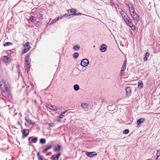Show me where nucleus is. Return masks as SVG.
I'll return each mask as SVG.
<instances>
[{"label":"nucleus","instance_id":"de8ad7c7","mask_svg":"<svg viewBox=\"0 0 160 160\" xmlns=\"http://www.w3.org/2000/svg\"><path fill=\"white\" fill-rule=\"evenodd\" d=\"M37 155H38V157H39V152H38V153Z\"/></svg>","mask_w":160,"mask_h":160},{"label":"nucleus","instance_id":"72a5a7b5","mask_svg":"<svg viewBox=\"0 0 160 160\" xmlns=\"http://www.w3.org/2000/svg\"><path fill=\"white\" fill-rule=\"evenodd\" d=\"M35 17L33 16H32L31 17H30L29 18V20H30L31 21L33 22L34 21H35Z\"/></svg>","mask_w":160,"mask_h":160},{"label":"nucleus","instance_id":"9b49d317","mask_svg":"<svg viewBox=\"0 0 160 160\" xmlns=\"http://www.w3.org/2000/svg\"><path fill=\"white\" fill-rule=\"evenodd\" d=\"M107 46L106 45L103 44H102L100 48V51L102 52H104L107 50Z\"/></svg>","mask_w":160,"mask_h":160},{"label":"nucleus","instance_id":"f3484780","mask_svg":"<svg viewBox=\"0 0 160 160\" xmlns=\"http://www.w3.org/2000/svg\"><path fill=\"white\" fill-rule=\"evenodd\" d=\"M61 146L59 145H57L56 146L53 150L54 152H59L61 150Z\"/></svg>","mask_w":160,"mask_h":160},{"label":"nucleus","instance_id":"6ab92c4d","mask_svg":"<svg viewBox=\"0 0 160 160\" xmlns=\"http://www.w3.org/2000/svg\"><path fill=\"white\" fill-rule=\"evenodd\" d=\"M138 88L141 89L143 87V83L142 81L139 80L138 82Z\"/></svg>","mask_w":160,"mask_h":160},{"label":"nucleus","instance_id":"7ed1b4c3","mask_svg":"<svg viewBox=\"0 0 160 160\" xmlns=\"http://www.w3.org/2000/svg\"><path fill=\"white\" fill-rule=\"evenodd\" d=\"M30 54H28L25 57V69L26 70H27V72H28L29 69L30 68V62H31V59L30 58Z\"/></svg>","mask_w":160,"mask_h":160},{"label":"nucleus","instance_id":"2f4dec72","mask_svg":"<svg viewBox=\"0 0 160 160\" xmlns=\"http://www.w3.org/2000/svg\"><path fill=\"white\" fill-rule=\"evenodd\" d=\"M29 50V48H24L22 51V53L24 54L26 53Z\"/></svg>","mask_w":160,"mask_h":160},{"label":"nucleus","instance_id":"412c9836","mask_svg":"<svg viewBox=\"0 0 160 160\" xmlns=\"http://www.w3.org/2000/svg\"><path fill=\"white\" fill-rule=\"evenodd\" d=\"M150 54L149 52H147L146 53L144 58H143V60L144 61H146L148 60V58Z\"/></svg>","mask_w":160,"mask_h":160},{"label":"nucleus","instance_id":"37998d69","mask_svg":"<svg viewBox=\"0 0 160 160\" xmlns=\"http://www.w3.org/2000/svg\"><path fill=\"white\" fill-rule=\"evenodd\" d=\"M128 6L129 8V9H130V8H131V7L130 6V4H128Z\"/></svg>","mask_w":160,"mask_h":160},{"label":"nucleus","instance_id":"c9c22d12","mask_svg":"<svg viewBox=\"0 0 160 160\" xmlns=\"http://www.w3.org/2000/svg\"><path fill=\"white\" fill-rule=\"evenodd\" d=\"M85 15V16H88V15H85V14H82V13H75V14H74V16H78L79 15Z\"/></svg>","mask_w":160,"mask_h":160},{"label":"nucleus","instance_id":"4c0bfd02","mask_svg":"<svg viewBox=\"0 0 160 160\" xmlns=\"http://www.w3.org/2000/svg\"><path fill=\"white\" fill-rule=\"evenodd\" d=\"M64 115H62V114H61L60 115L58 116V118H59L60 119H61L62 118L64 117Z\"/></svg>","mask_w":160,"mask_h":160},{"label":"nucleus","instance_id":"ddd939ff","mask_svg":"<svg viewBox=\"0 0 160 160\" xmlns=\"http://www.w3.org/2000/svg\"><path fill=\"white\" fill-rule=\"evenodd\" d=\"M61 154V153H59L58 154L55 156L54 155H52L51 157V158H52V160H58Z\"/></svg>","mask_w":160,"mask_h":160},{"label":"nucleus","instance_id":"09e8293b","mask_svg":"<svg viewBox=\"0 0 160 160\" xmlns=\"http://www.w3.org/2000/svg\"><path fill=\"white\" fill-rule=\"evenodd\" d=\"M61 107H59V108H58V109H61Z\"/></svg>","mask_w":160,"mask_h":160},{"label":"nucleus","instance_id":"aec40b11","mask_svg":"<svg viewBox=\"0 0 160 160\" xmlns=\"http://www.w3.org/2000/svg\"><path fill=\"white\" fill-rule=\"evenodd\" d=\"M130 6L131 7V8H130V9H129L130 13H132L136 12L134 9V8L132 6V5L130 4Z\"/></svg>","mask_w":160,"mask_h":160},{"label":"nucleus","instance_id":"a211bd4d","mask_svg":"<svg viewBox=\"0 0 160 160\" xmlns=\"http://www.w3.org/2000/svg\"><path fill=\"white\" fill-rule=\"evenodd\" d=\"M52 145H49L46 148L43 149L42 151V152H43V153H45L49 149H51L52 148Z\"/></svg>","mask_w":160,"mask_h":160},{"label":"nucleus","instance_id":"8fccbe9b","mask_svg":"<svg viewBox=\"0 0 160 160\" xmlns=\"http://www.w3.org/2000/svg\"><path fill=\"white\" fill-rule=\"evenodd\" d=\"M95 46H94L93 47H95Z\"/></svg>","mask_w":160,"mask_h":160},{"label":"nucleus","instance_id":"f257e3e1","mask_svg":"<svg viewBox=\"0 0 160 160\" xmlns=\"http://www.w3.org/2000/svg\"><path fill=\"white\" fill-rule=\"evenodd\" d=\"M0 87L2 91L3 96L7 97L10 95V86L8 83L3 80L0 81Z\"/></svg>","mask_w":160,"mask_h":160},{"label":"nucleus","instance_id":"dca6fc26","mask_svg":"<svg viewBox=\"0 0 160 160\" xmlns=\"http://www.w3.org/2000/svg\"><path fill=\"white\" fill-rule=\"evenodd\" d=\"M25 120L28 123L31 125H33L35 124V122L34 121L31 120L28 118H25Z\"/></svg>","mask_w":160,"mask_h":160},{"label":"nucleus","instance_id":"f704fd0d","mask_svg":"<svg viewBox=\"0 0 160 160\" xmlns=\"http://www.w3.org/2000/svg\"><path fill=\"white\" fill-rule=\"evenodd\" d=\"M39 160H47L43 156L40 155L39 157Z\"/></svg>","mask_w":160,"mask_h":160},{"label":"nucleus","instance_id":"c03bdc74","mask_svg":"<svg viewBox=\"0 0 160 160\" xmlns=\"http://www.w3.org/2000/svg\"><path fill=\"white\" fill-rule=\"evenodd\" d=\"M67 15V14H65L63 15V17H65V16H66Z\"/></svg>","mask_w":160,"mask_h":160},{"label":"nucleus","instance_id":"20e7f679","mask_svg":"<svg viewBox=\"0 0 160 160\" xmlns=\"http://www.w3.org/2000/svg\"><path fill=\"white\" fill-rule=\"evenodd\" d=\"M132 17L133 18L135 22H138L139 21V17L137 14L136 12L130 14Z\"/></svg>","mask_w":160,"mask_h":160},{"label":"nucleus","instance_id":"4468645a","mask_svg":"<svg viewBox=\"0 0 160 160\" xmlns=\"http://www.w3.org/2000/svg\"><path fill=\"white\" fill-rule=\"evenodd\" d=\"M126 63L127 61L126 60H125L124 61L123 64L122 65V67L121 70V72L124 71L125 70L126 67Z\"/></svg>","mask_w":160,"mask_h":160},{"label":"nucleus","instance_id":"a878e982","mask_svg":"<svg viewBox=\"0 0 160 160\" xmlns=\"http://www.w3.org/2000/svg\"><path fill=\"white\" fill-rule=\"evenodd\" d=\"M73 88L74 90L77 91L79 89V87L78 85L75 84L73 86Z\"/></svg>","mask_w":160,"mask_h":160},{"label":"nucleus","instance_id":"79ce46f5","mask_svg":"<svg viewBox=\"0 0 160 160\" xmlns=\"http://www.w3.org/2000/svg\"><path fill=\"white\" fill-rule=\"evenodd\" d=\"M67 111H65L64 112H61V114H62V115H63L64 114H65V113L67 112Z\"/></svg>","mask_w":160,"mask_h":160},{"label":"nucleus","instance_id":"423d86ee","mask_svg":"<svg viewBox=\"0 0 160 160\" xmlns=\"http://www.w3.org/2000/svg\"><path fill=\"white\" fill-rule=\"evenodd\" d=\"M86 155L88 157L91 158L95 157L97 154L95 152H87L86 153Z\"/></svg>","mask_w":160,"mask_h":160},{"label":"nucleus","instance_id":"f03ea898","mask_svg":"<svg viewBox=\"0 0 160 160\" xmlns=\"http://www.w3.org/2000/svg\"><path fill=\"white\" fill-rule=\"evenodd\" d=\"M120 14L126 23L130 27H131L132 29H135V27L134 25L132 20L128 17L126 13L122 10L120 12Z\"/></svg>","mask_w":160,"mask_h":160},{"label":"nucleus","instance_id":"a18cd8bd","mask_svg":"<svg viewBox=\"0 0 160 160\" xmlns=\"http://www.w3.org/2000/svg\"><path fill=\"white\" fill-rule=\"evenodd\" d=\"M61 119H60L59 118H58V119L57 120V121H58V122H60V120Z\"/></svg>","mask_w":160,"mask_h":160},{"label":"nucleus","instance_id":"1a4fd4ad","mask_svg":"<svg viewBox=\"0 0 160 160\" xmlns=\"http://www.w3.org/2000/svg\"><path fill=\"white\" fill-rule=\"evenodd\" d=\"M126 94L128 97L130 96L131 95L132 92V88L130 87H127L126 88Z\"/></svg>","mask_w":160,"mask_h":160},{"label":"nucleus","instance_id":"4be33fe9","mask_svg":"<svg viewBox=\"0 0 160 160\" xmlns=\"http://www.w3.org/2000/svg\"><path fill=\"white\" fill-rule=\"evenodd\" d=\"M145 119L143 118H140L137 121V123L138 125L140 124L141 123L143 122Z\"/></svg>","mask_w":160,"mask_h":160},{"label":"nucleus","instance_id":"49530a36","mask_svg":"<svg viewBox=\"0 0 160 160\" xmlns=\"http://www.w3.org/2000/svg\"><path fill=\"white\" fill-rule=\"evenodd\" d=\"M31 86H32V87H33V86H34L33 85V84H32V83L31 84Z\"/></svg>","mask_w":160,"mask_h":160},{"label":"nucleus","instance_id":"39448f33","mask_svg":"<svg viewBox=\"0 0 160 160\" xmlns=\"http://www.w3.org/2000/svg\"><path fill=\"white\" fill-rule=\"evenodd\" d=\"M38 140V138L37 137H30L28 138V140L29 142V145H31L32 143H36Z\"/></svg>","mask_w":160,"mask_h":160},{"label":"nucleus","instance_id":"bb28decb","mask_svg":"<svg viewBox=\"0 0 160 160\" xmlns=\"http://www.w3.org/2000/svg\"><path fill=\"white\" fill-rule=\"evenodd\" d=\"M12 44V43L8 42L6 43H4L3 44V46L4 47H7V46L11 45Z\"/></svg>","mask_w":160,"mask_h":160},{"label":"nucleus","instance_id":"58836bf2","mask_svg":"<svg viewBox=\"0 0 160 160\" xmlns=\"http://www.w3.org/2000/svg\"><path fill=\"white\" fill-rule=\"evenodd\" d=\"M156 155H157V156H160V150H157Z\"/></svg>","mask_w":160,"mask_h":160},{"label":"nucleus","instance_id":"473e14b6","mask_svg":"<svg viewBox=\"0 0 160 160\" xmlns=\"http://www.w3.org/2000/svg\"><path fill=\"white\" fill-rule=\"evenodd\" d=\"M58 21V19L57 18H55L51 22L50 24H53L54 23H55L57 21Z\"/></svg>","mask_w":160,"mask_h":160},{"label":"nucleus","instance_id":"5701e85b","mask_svg":"<svg viewBox=\"0 0 160 160\" xmlns=\"http://www.w3.org/2000/svg\"><path fill=\"white\" fill-rule=\"evenodd\" d=\"M70 12H71V13H72V14L71 15H68V16H70L71 15L74 16V14H75L77 12V10L76 9L72 8L71 9Z\"/></svg>","mask_w":160,"mask_h":160},{"label":"nucleus","instance_id":"393cba45","mask_svg":"<svg viewBox=\"0 0 160 160\" xmlns=\"http://www.w3.org/2000/svg\"><path fill=\"white\" fill-rule=\"evenodd\" d=\"M80 48V47L79 45H74L73 47V49L74 50L77 51Z\"/></svg>","mask_w":160,"mask_h":160},{"label":"nucleus","instance_id":"9d476101","mask_svg":"<svg viewBox=\"0 0 160 160\" xmlns=\"http://www.w3.org/2000/svg\"><path fill=\"white\" fill-rule=\"evenodd\" d=\"M2 59L5 62H9L11 61L10 58L5 56H2Z\"/></svg>","mask_w":160,"mask_h":160},{"label":"nucleus","instance_id":"0eeeda50","mask_svg":"<svg viewBox=\"0 0 160 160\" xmlns=\"http://www.w3.org/2000/svg\"><path fill=\"white\" fill-rule=\"evenodd\" d=\"M89 63V61L87 59H84L82 60L81 64L82 67H85L87 66Z\"/></svg>","mask_w":160,"mask_h":160},{"label":"nucleus","instance_id":"cd10ccee","mask_svg":"<svg viewBox=\"0 0 160 160\" xmlns=\"http://www.w3.org/2000/svg\"><path fill=\"white\" fill-rule=\"evenodd\" d=\"M46 140L45 139L42 138L40 139V142L42 144H44L46 143Z\"/></svg>","mask_w":160,"mask_h":160},{"label":"nucleus","instance_id":"a19ab883","mask_svg":"<svg viewBox=\"0 0 160 160\" xmlns=\"http://www.w3.org/2000/svg\"><path fill=\"white\" fill-rule=\"evenodd\" d=\"M156 160H160V156H157V157Z\"/></svg>","mask_w":160,"mask_h":160},{"label":"nucleus","instance_id":"e433bc0d","mask_svg":"<svg viewBox=\"0 0 160 160\" xmlns=\"http://www.w3.org/2000/svg\"><path fill=\"white\" fill-rule=\"evenodd\" d=\"M48 125L51 127H54L55 126V125L54 123H48Z\"/></svg>","mask_w":160,"mask_h":160},{"label":"nucleus","instance_id":"ea45409f","mask_svg":"<svg viewBox=\"0 0 160 160\" xmlns=\"http://www.w3.org/2000/svg\"><path fill=\"white\" fill-rule=\"evenodd\" d=\"M63 18V15H61L60 16H59L57 18L58 19V20L59 19H61Z\"/></svg>","mask_w":160,"mask_h":160},{"label":"nucleus","instance_id":"f8f14e48","mask_svg":"<svg viewBox=\"0 0 160 160\" xmlns=\"http://www.w3.org/2000/svg\"><path fill=\"white\" fill-rule=\"evenodd\" d=\"M48 107L49 109L53 111H56L58 110L57 107L55 106H53L51 105H48Z\"/></svg>","mask_w":160,"mask_h":160},{"label":"nucleus","instance_id":"c756f323","mask_svg":"<svg viewBox=\"0 0 160 160\" xmlns=\"http://www.w3.org/2000/svg\"><path fill=\"white\" fill-rule=\"evenodd\" d=\"M79 54L78 52H75L73 55V58H77L78 57Z\"/></svg>","mask_w":160,"mask_h":160},{"label":"nucleus","instance_id":"c85d7f7f","mask_svg":"<svg viewBox=\"0 0 160 160\" xmlns=\"http://www.w3.org/2000/svg\"><path fill=\"white\" fill-rule=\"evenodd\" d=\"M43 14H42L41 13H38V18L41 19H43Z\"/></svg>","mask_w":160,"mask_h":160},{"label":"nucleus","instance_id":"6e6552de","mask_svg":"<svg viewBox=\"0 0 160 160\" xmlns=\"http://www.w3.org/2000/svg\"><path fill=\"white\" fill-rule=\"evenodd\" d=\"M22 132V137L23 138H25L29 133V130L28 129H23Z\"/></svg>","mask_w":160,"mask_h":160},{"label":"nucleus","instance_id":"7c9ffc66","mask_svg":"<svg viewBox=\"0 0 160 160\" xmlns=\"http://www.w3.org/2000/svg\"><path fill=\"white\" fill-rule=\"evenodd\" d=\"M129 130L128 129H125L123 131V133L125 134H128L129 133Z\"/></svg>","mask_w":160,"mask_h":160},{"label":"nucleus","instance_id":"b1692460","mask_svg":"<svg viewBox=\"0 0 160 160\" xmlns=\"http://www.w3.org/2000/svg\"><path fill=\"white\" fill-rule=\"evenodd\" d=\"M23 46L25 48H29V49H30V47L29 45V43L28 42H27L26 43L23 45Z\"/></svg>","mask_w":160,"mask_h":160},{"label":"nucleus","instance_id":"2eb2a0df","mask_svg":"<svg viewBox=\"0 0 160 160\" xmlns=\"http://www.w3.org/2000/svg\"><path fill=\"white\" fill-rule=\"evenodd\" d=\"M88 105L87 103H82L81 104V107L82 108L84 109H86L88 108Z\"/></svg>","mask_w":160,"mask_h":160}]
</instances>
